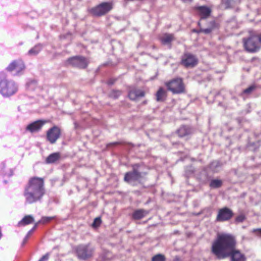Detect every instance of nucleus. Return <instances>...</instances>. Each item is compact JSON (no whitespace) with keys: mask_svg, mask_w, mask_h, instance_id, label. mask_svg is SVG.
I'll use <instances>...</instances> for the list:
<instances>
[{"mask_svg":"<svg viewBox=\"0 0 261 261\" xmlns=\"http://www.w3.org/2000/svg\"><path fill=\"white\" fill-rule=\"evenodd\" d=\"M237 240L229 233L218 234L213 242L211 252L218 259L230 257L231 261H246V257L240 250L236 249Z\"/></svg>","mask_w":261,"mask_h":261,"instance_id":"f257e3e1","label":"nucleus"},{"mask_svg":"<svg viewBox=\"0 0 261 261\" xmlns=\"http://www.w3.org/2000/svg\"><path fill=\"white\" fill-rule=\"evenodd\" d=\"M45 194L44 178L37 176L30 177L23 191L25 203L32 204L40 202Z\"/></svg>","mask_w":261,"mask_h":261,"instance_id":"f03ea898","label":"nucleus"},{"mask_svg":"<svg viewBox=\"0 0 261 261\" xmlns=\"http://www.w3.org/2000/svg\"><path fill=\"white\" fill-rule=\"evenodd\" d=\"M248 33V36L242 39L243 46L245 50L249 53L258 52L261 49L258 34L253 31H249Z\"/></svg>","mask_w":261,"mask_h":261,"instance_id":"7ed1b4c3","label":"nucleus"},{"mask_svg":"<svg viewBox=\"0 0 261 261\" xmlns=\"http://www.w3.org/2000/svg\"><path fill=\"white\" fill-rule=\"evenodd\" d=\"M18 90L15 83L8 80L5 77L0 75V94L5 97H8L15 94Z\"/></svg>","mask_w":261,"mask_h":261,"instance_id":"20e7f679","label":"nucleus"},{"mask_svg":"<svg viewBox=\"0 0 261 261\" xmlns=\"http://www.w3.org/2000/svg\"><path fill=\"white\" fill-rule=\"evenodd\" d=\"M168 90L174 94L186 93V87L183 79L181 77L173 79L165 83Z\"/></svg>","mask_w":261,"mask_h":261,"instance_id":"39448f33","label":"nucleus"},{"mask_svg":"<svg viewBox=\"0 0 261 261\" xmlns=\"http://www.w3.org/2000/svg\"><path fill=\"white\" fill-rule=\"evenodd\" d=\"M113 8V3L112 2H102L89 9L88 11L94 16L101 17L108 13Z\"/></svg>","mask_w":261,"mask_h":261,"instance_id":"423d86ee","label":"nucleus"},{"mask_svg":"<svg viewBox=\"0 0 261 261\" xmlns=\"http://www.w3.org/2000/svg\"><path fill=\"white\" fill-rule=\"evenodd\" d=\"M75 252L79 259L86 260L91 258L94 252V248L90 244H80L75 248Z\"/></svg>","mask_w":261,"mask_h":261,"instance_id":"0eeeda50","label":"nucleus"},{"mask_svg":"<svg viewBox=\"0 0 261 261\" xmlns=\"http://www.w3.org/2000/svg\"><path fill=\"white\" fill-rule=\"evenodd\" d=\"M139 165L135 164L132 166L133 170L125 173L124 176V181L128 184L135 182H140L142 178V173L137 169Z\"/></svg>","mask_w":261,"mask_h":261,"instance_id":"6e6552de","label":"nucleus"},{"mask_svg":"<svg viewBox=\"0 0 261 261\" xmlns=\"http://www.w3.org/2000/svg\"><path fill=\"white\" fill-rule=\"evenodd\" d=\"M67 62L73 67L80 69H85L89 64L88 59L82 56H75L68 58Z\"/></svg>","mask_w":261,"mask_h":261,"instance_id":"1a4fd4ad","label":"nucleus"},{"mask_svg":"<svg viewBox=\"0 0 261 261\" xmlns=\"http://www.w3.org/2000/svg\"><path fill=\"white\" fill-rule=\"evenodd\" d=\"M234 216L231 209L225 206L218 210L216 218V221L222 222L230 220Z\"/></svg>","mask_w":261,"mask_h":261,"instance_id":"9d476101","label":"nucleus"},{"mask_svg":"<svg viewBox=\"0 0 261 261\" xmlns=\"http://www.w3.org/2000/svg\"><path fill=\"white\" fill-rule=\"evenodd\" d=\"M198 59L191 53H185L181 57L180 64L186 68H193L198 64Z\"/></svg>","mask_w":261,"mask_h":261,"instance_id":"9b49d317","label":"nucleus"},{"mask_svg":"<svg viewBox=\"0 0 261 261\" xmlns=\"http://www.w3.org/2000/svg\"><path fill=\"white\" fill-rule=\"evenodd\" d=\"M25 68L24 63L21 59L15 60L11 62L6 68L9 72H15L18 74L23 71Z\"/></svg>","mask_w":261,"mask_h":261,"instance_id":"f8f14e48","label":"nucleus"},{"mask_svg":"<svg viewBox=\"0 0 261 261\" xmlns=\"http://www.w3.org/2000/svg\"><path fill=\"white\" fill-rule=\"evenodd\" d=\"M61 135V130L59 127L54 126L46 132V139L51 144L56 142Z\"/></svg>","mask_w":261,"mask_h":261,"instance_id":"ddd939ff","label":"nucleus"},{"mask_svg":"<svg viewBox=\"0 0 261 261\" xmlns=\"http://www.w3.org/2000/svg\"><path fill=\"white\" fill-rule=\"evenodd\" d=\"M48 122L46 120H38L34 121L27 125L26 130L31 133H36L40 131L43 125Z\"/></svg>","mask_w":261,"mask_h":261,"instance_id":"4468645a","label":"nucleus"},{"mask_svg":"<svg viewBox=\"0 0 261 261\" xmlns=\"http://www.w3.org/2000/svg\"><path fill=\"white\" fill-rule=\"evenodd\" d=\"M194 10L200 16V20L208 18L212 12V9L206 6H196L194 8Z\"/></svg>","mask_w":261,"mask_h":261,"instance_id":"2eb2a0df","label":"nucleus"},{"mask_svg":"<svg viewBox=\"0 0 261 261\" xmlns=\"http://www.w3.org/2000/svg\"><path fill=\"white\" fill-rule=\"evenodd\" d=\"M145 92L143 90L137 89L135 87H132L128 92V97L130 100L132 101H136L139 98L143 97L145 96Z\"/></svg>","mask_w":261,"mask_h":261,"instance_id":"dca6fc26","label":"nucleus"},{"mask_svg":"<svg viewBox=\"0 0 261 261\" xmlns=\"http://www.w3.org/2000/svg\"><path fill=\"white\" fill-rule=\"evenodd\" d=\"M210 27L206 29L200 28L199 30L193 29L192 32L200 33H204L205 34H208L212 33V32L215 29L219 28V24L215 21L213 20L210 22Z\"/></svg>","mask_w":261,"mask_h":261,"instance_id":"f3484780","label":"nucleus"},{"mask_svg":"<svg viewBox=\"0 0 261 261\" xmlns=\"http://www.w3.org/2000/svg\"><path fill=\"white\" fill-rule=\"evenodd\" d=\"M159 39L162 44L171 46L172 42L175 39V38L173 34L165 33Z\"/></svg>","mask_w":261,"mask_h":261,"instance_id":"a211bd4d","label":"nucleus"},{"mask_svg":"<svg viewBox=\"0 0 261 261\" xmlns=\"http://www.w3.org/2000/svg\"><path fill=\"white\" fill-rule=\"evenodd\" d=\"M149 212L144 209H138L133 213L132 218L134 220H140L148 214Z\"/></svg>","mask_w":261,"mask_h":261,"instance_id":"6ab92c4d","label":"nucleus"},{"mask_svg":"<svg viewBox=\"0 0 261 261\" xmlns=\"http://www.w3.org/2000/svg\"><path fill=\"white\" fill-rule=\"evenodd\" d=\"M155 97L157 101H164L167 97V92L163 88L160 87L155 94Z\"/></svg>","mask_w":261,"mask_h":261,"instance_id":"aec40b11","label":"nucleus"},{"mask_svg":"<svg viewBox=\"0 0 261 261\" xmlns=\"http://www.w3.org/2000/svg\"><path fill=\"white\" fill-rule=\"evenodd\" d=\"M192 133L191 129L189 126L182 125L180 126L177 130L176 134L179 137H184Z\"/></svg>","mask_w":261,"mask_h":261,"instance_id":"412c9836","label":"nucleus"},{"mask_svg":"<svg viewBox=\"0 0 261 261\" xmlns=\"http://www.w3.org/2000/svg\"><path fill=\"white\" fill-rule=\"evenodd\" d=\"M61 158L59 152H55L49 154L45 159V163L47 164H54L58 161Z\"/></svg>","mask_w":261,"mask_h":261,"instance_id":"4be33fe9","label":"nucleus"},{"mask_svg":"<svg viewBox=\"0 0 261 261\" xmlns=\"http://www.w3.org/2000/svg\"><path fill=\"white\" fill-rule=\"evenodd\" d=\"M34 219L31 215H26L20 221L18 225L19 226L27 225L34 223Z\"/></svg>","mask_w":261,"mask_h":261,"instance_id":"5701e85b","label":"nucleus"},{"mask_svg":"<svg viewBox=\"0 0 261 261\" xmlns=\"http://www.w3.org/2000/svg\"><path fill=\"white\" fill-rule=\"evenodd\" d=\"M223 181L221 179H212L210 183V187L213 189L219 188L222 187Z\"/></svg>","mask_w":261,"mask_h":261,"instance_id":"b1692460","label":"nucleus"},{"mask_svg":"<svg viewBox=\"0 0 261 261\" xmlns=\"http://www.w3.org/2000/svg\"><path fill=\"white\" fill-rule=\"evenodd\" d=\"M166 258L165 256L162 254H158L154 255L152 258L151 261H166Z\"/></svg>","mask_w":261,"mask_h":261,"instance_id":"393cba45","label":"nucleus"},{"mask_svg":"<svg viewBox=\"0 0 261 261\" xmlns=\"http://www.w3.org/2000/svg\"><path fill=\"white\" fill-rule=\"evenodd\" d=\"M122 92L120 90H112L110 94V97L114 99L118 98L121 94Z\"/></svg>","mask_w":261,"mask_h":261,"instance_id":"a878e982","label":"nucleus"},{"mask_svg":"<svg viewBox=\"0 0 261 261\" xmlns=\"http://www.w3.org/2000/svg\"><path fill=\"white\" fill-rule=\"evenodd\" d=\"M256 87L255 85H251L249 86L248 88L244 89L242 93L249 95L250 94L253 90L256 89Z\"/></svg>","mask_w":261,"mask_h":261,"instance_id":"bb28decb","label":"nucleus"},{"mask_svg":"<svg viewBox=\"0 0 261 261\" xmlns=\"http://www.w3.org/2000/svg\"><path fill=\"white\" fill-rule=\"evenodd\" d=\"M245 219V216L244 214H241L236 217L234 221L236 223H239L243 222Z\"/></svg>","mask_w":261,"mask_h":261,"instance_id":"cd10ccee","label":"nucleus"},{"mask_svg":"<svg viewBox=\"0 0 261 261\" xmlns=\"http://www.w3.org/2000/svg\"><path fill=\"white\" fill-rule=\"evenodd\" d=\"M101 222V221L100 218H96L92 223V226L94 227H98L100 225Z\"/></svg>","mask_w":261,"mask_h":261,"instance_id":"c85d7f7f","label":"nucleus"},{"mask_svg":"<svg viewBox=\"0 0 261 261\" xmlns=\"http://www.w3.org/2000/svg\"><path fill=\"white\" fill-rule=\"evenodd\" d=\"M39 53V50H38L36 48H33L30 49L29 51V54L30 55H36Z\"/></svg>","mask_w":261,"mask_h":261,"instance_id":"c756f323","label":"nucleus"},{"mask_svg":"<svg viewBox=\"0 0 261 261\" xmlns=\"http://www.w3.org/2000/svg\"><path fill=\"white\" fill-rule=\"evenodd\" d=\"M49 256V253H46L43 255L38 261H47L48 259Z\"/></svg>","mask_w":261,"mask_h":261,"instance_id":"7c9ffc66","label":"nucleus"},{"mask_svg":"<svg viewBox=\"0 0 261 261\" xmlns=\"http://www.w3.org/2000/svg\"><path fill=\"white\" fill-rule=\"evenodd\" d=\"M252 232L261 237V228L253 229Z\"/></svg>","mask_w":261,"mask_h":261,"instance_id":"2f4dec72","label":"nucleus"},{"mask_svg":"<svg viewBox=\"0 0 261 261\" xmlns=\"http://www.w3.org/2000/svg\"><path fill=\"white\" fill-rule=\"evenodd\" d=\"M233 0H223V3L227 6V7H230L231 3Z\"/></svg>","mask_w":261,"mask_h":261,"instance_id":"473e14b6","label":"nucleus"},{"mask_svg":"<svg viewBox=\"0 0 261 261\" xmlns=\"http://www.w3.org/2000/svg\"><path fill=\"white\" fill-rule=\"evenodd\" d=\"M52 219L51 217H45L42 218V221L44 223L48 222Z\"/></svg>","mask_w":261,"mask_h":261,"instance_id":"72a5a7b5","label":"nucleus"},{"mask_svg":"<svg viewBox=\"0 0 261 261\" xmlns=\"http://www.w3.org/2000/svg\"><path fill=\"white\" fill-rule=\"evenodd\" d=\"M115 82V80H110L108 82V84L109 85H113Z\"/></svg>","mask_w":261,"mask_h":261,"instance_id":"f704fd0d","label":"nucleus"},{"mask_svg":"<svg viewBox=\"0 0 261 261\" xmlns=\"http://www.w3.org/2000/svg\"><path fill=\"white\" fill-rule=\"evenodd\" d=\"M122 144V142H115L112 143L111 144H110L109 145H119V144Z\"/></svg>","mask_w":261,"mask_h":261,"instance_id":"c9c22d12","label":"nucleus"},{"mask_svg":"<svg viewBox=\"0 0 261 261\" xmlns=\"http://www.w3.org/2000/svg\"><path fill=\"white\" fill-rule=\"evenodd\" d=\"M27 240H28V237H25L23 241V245H24L27 242Z\"/></svg>","mask_w":261,"mask_h":261,"instance_id":"e433bc0d","label":"nucleus"},{"mask_svg":"<svg viewBox=\"0 0 261 261\" xmlns=\"http://www.w3.org/2000/svg\"><path fill=\"white\" fill-rule=\"evenodd\" d=\"M147 100H144L142 102V105H146L147 103Z\"/></svg>","mask_w":261,"mask_h":261,"instance_id":"4c0bfd02","label":"nucleus"},{"mask_svg":"<svg viewBox=\"0 0 261 261\" xmlns=\"http://www.w3.org/2000/svg\"><path fill=\"white\" fill-rule=\"evenodd\" d=\"M198 25L199 27H201V23H200V20L198 22Z\"/></svg>","mask_w":261,"mask_h":261,"instance_id":"58836bf2","label":"nucleus"},{"mask_svg":"<svg viewBox=\"0 0 261 261\" xmlns=\"http://www.w3.org/2000/svg\"><path fill=\"white\" fill-rule=\"evenodd\" d=\"M184 2L189 1V2H192L193 0H182Z\"/></svg>","mask_w":261,"mask_h":261,"instance_id":"ea45409f","label":"nucleus"},{"mask_svg":"<svg viewBox=\"0 0 261 261\" xmlns=\"http://www.w3.org/2000/svg\"><path fill=\"white\" fill-rule=\"evenodd\" d=\"M37 224L36 223L35 226H34V228H33V229H35L37 227Z\"/></svg>","mask_w":261,"mask_h":261,"instance_id":"a19ab883","label":"nucleus"}]
</instances>
